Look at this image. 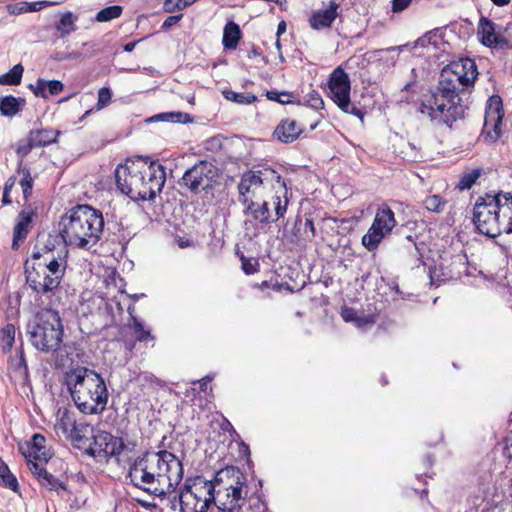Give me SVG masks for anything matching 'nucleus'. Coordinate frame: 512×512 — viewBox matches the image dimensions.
<instances>
[{"label":"nucleus","mask_w":512,"mask_h":512,"mask_svg":"<svg viewBox=\"0 0 512 512\" xmlns=\"http://www.w3.org/2000/svg\"><path fill=\"white\" fill-rule=\"evenodd\" d=\"M478 71L474 60L465 58L444 67L438 85L422 101L419 112L437 124L449 127L465 117V92L473 87Z\"/></svg>","instance_id":"obj_1"},{"label":"nucleus","mask_w":512,"mask_h":512,"mask_svg":"<svg viewBox=\"0 0 512 512\" xmlns=\"http://www.w3.org/2000/svg\"><path fill=\"white\" fill-rule=\"evenodd\" d=\"M126 478L134 487L163 499L175 493L183 478V465L167 450L145 452L130 464Z\"/></svg>","instance_id":"obj_2"},{"label":"nucleus","mask_w":512,"mask_h":512,"mask_svg":"<svg viewBox=\"0 0 512 512\" xmlns=\"http://www.w3.org/2000/svg\"><path fill=\"white\" fill-rule=\"evenodd\" d=\"M117 188L134 201L152 200L166 181L164 167L158 161L138 158L127 160L115 169Z\"/></svg>","instance_id":"obj_3"},{"label":"nucleus","mask_w":512,"mask_h":512,"mask_svg":"<svg viewBox=\"0 0 512 512\" xmlns=\"http://www.w3.org/2000/svg\"><path fill=\"white\" fill-rule=\"evenodd\" d=\"M104 231V217L100 210L87 204L76 205L59 221V235L65 248L71 246L84 250L94 247Z\"/></svg>","instance_id":"obj_4"},{"label":"nucleus","mask_w":512,"mask_h":512,"mask_svg":"<svg viewBox=\"0 0 512 512\" xmlns=\"http://www.w3.org/2000/svg\"><path fill=\"white\" fill-rule=\"evenodd\" d=\"M237 188L239 202L271 195L276 219L283 218L286 214L289 203L288 189L277 171L269 167L247 171L241 176Z\"/></svg>","instance_id":"obj_5"},{"label":"nucleus","mask_w":512,"mask_h":512,"mask_svg":"<svg viewBox=\"0 0 512 512\" xmlns=\"http://www.w3.org/2000/svg\"><path fill=\"white\" fill-rule=\"evenodd\" d=\"M65 383L82 413L98 414L104 411L108 390L100 374L86 367H77L66 373Z\"/></svg>","instance_id":"obj_6"},{"label":"nucleus","mask_w":512,"mask_h":512,"mask_svg":"<svg viewBox=\"0 0 512 512\" xmlns=\"http://www.w3.org/2000/svg\"><path fill=\"white\" fill-rule=\"evenodd\" d=\"M473 223L481 234L491 238L502 232L512 233V194L486 193L478 197L473 209Z\"/></svg>","instance_id":"obj_7"},{"label":"nucleus","mask_w":512,"mask_h":512,"mask_svg":"<svg viewBox=\"0 0 512 512\" xmlns=\"http://www.w3.org/2000/svg\"><path fill=\"white\" fill-rule=\"evenodd\" d=\"M210 482L214 486L212 503L216 505L217 512H243L246 478L238 468L221 469Z\"/></svg>","instance_id":"obj_8"},{"label":"nucleus","mask_w":512,"mask_h":512,"mask_svg":"<svg viewBox=\"0 0 512 512\" xmlns=\"http://www.w3.org/2000/svg\"><path fill=\"white\" fill-rule=\"evenodd\" d=\"M27 334L31 344L44 353H54L60 349L63 341V324L59 313L53 309L38 312L27 325Z\"/></svg>","instance_id":"obj_9"},{"label":"nucleus","mask_w":512,"mask_h":512,"mask_svg":"<svg viewBox=\"0 0 512 512\" xmlns=\"http://www.w3.org/2000/svg\"><path fill=\"white\" fill-rule=\"evenodd\" d=\"M213 489L210 480L202 476L189 478L174 499L178 498L181 512H206L213 500Z\"/></svg>","instance_id":"obj_10"},{"label":"nucleus","mask_w":512,"mask_h":512,"mask_svg":"<svg viewBox=\"0 0 512 512\" xmlns=\"http://www.w3.org/2000/svg\"><path fill=\"white\" fill-rule=\"evenodd\" d=\"M328 89L330 98L338 108L348 114H352L363 120L364 113L361 109L351 104V83L349 75L341 66L333 70L329 76Z\"/></svg>","instance_id":"obj_11"},{"label":"nucleus","mask_w":512,"mask_h":512,"mask_svg":"<svg viewBox=\"0 0 512 512\" xmlns=\"http://www.w3.org/2000/svg\"><path fill=\"white\" fill-rule=\"evenodd\" d=\"M217 176L218 171L215 165L208 161H199L184 172L179 185L191 193L199 194L211 190Z\"/></svg>","instance_id":"obj_12"},{"label":"nucleus","mask_w":512,"mask_h":512,"mask_svg":"<svg viewBox=\"0 0 512 512\" xmlns=\"http://www.w3.org/2000/svg\"><path fill=\"white\" fill-rule=\"evenodd\" d=\"M32 266L30 269L49 273L50 276L63 278L67 266L68 250L65 246L59 248L45 245L41 250L33 251Z\"/></svg>","instance_id":"obj_13"},{"label":"nucleus","mask_w":512,"mask_h":512,"mask_svg":"<svg viewBox=\"0 0 512 512\" xmlns=\"http://www.w3.org/2000/svg\"><path fill=\"white\" fill-rule=\"evenodd\" d=\"M396 224L392 209L386 204L381 205L376 211L372 225L362 237V245L368 251L376 250L382 240L392 232Z\"/></svg>","instance_id":"obj_14"},{"label":"nucleus","mask_w":512,"mask_h":512,"mask_svg":"<svg viewBox=\"0 0 512 512\" xmlns=\"http://www.w3.org/2000/svg\"><path fill=\"white\" fill-rule=\"evenodd\" d=\"M93 443L87 449V453L91 456H119L123 452H132L136 444L134 442L125 441L121 437L113 436L106 431H98L92 435Z\"/></svg>","instance_id":"obj_15"},{"label":"nucleus","mask_w":512,"mask_h":512,"mask_svg":"<svg viewBox=\"0 0 512 512\" xmlns=\"http://www.w3.org/2000/svg\"><path fill=\"white\" fill-rule=\"evenodd\" d=\"M504 116L502 99L497 96H491L486 104L484 125L482 136L490 141L495 142L501 135V124Z\"/></svg>","instance_id":"obj_16"},{"label":"nucleus","mask_w":512,"mask_h":512,"mask_svg":"<svg viewBox=\"0 0 512 512\" xmlns=\"http://www.w3.org/2000/svg\"><path fill=\"white\" fill-rule=\"evenodd\" d=\"M502 30V27L490 19L481 17L478 23L477 35L479 37V41L486 47H509L510 41L503 36Z\"/></svg>","instance_id":"obj_17"},{"label":"nucleus","mask_w":512,"mask_h":512,"mask_svg":"<svg viewBox=\"0 0 512 512\" xmlns=\"http://www.w3.org/2000/svg\"><path fill=\"white\" fill-rule=\"evenodd\" d=\"M26 281L37 294L53 293L60 285L63 278L50 276L49 273L30 269L29 262L25 264Z\"/></svg>","instance_id":"obj_18"},{"label":"nucleus","mask_w":512,"mask_h":512,"mask_svg":"<svg viewBox=\"0 0 512 512\" xmlns=\"http://www.w3.org/2000/svg\"><path fill=\"white\" fill-rule=\"evenodd\" d=\"M339 4L330 1L328 7L312 12L309 17V24L314 30H322L331 27L338 16Z\"/></svg>","instance_id":"obj_19"},{"label":"nucleus","mask_w":512,"mask_h":512,"mask_svg":"<svg viewBox=\"0 0 512 512\" xmlns=\"http://www.w3.org/2000/svg\"><path fill=\"white\" fill-rule=\"evenodd\" d=\"M28 467L31 473L37 478L41 486L51 491H58L59 489L65 490L66 485L56 478L54 475L49 473L41 463L33 462L31 459L28 460Z\"/></svg>","instance_id":"obj_20"},{"label":"nucleus","mask_w":512,"mask_h":512,"mask_svg":"<svg viewBox=\"0 0 512 512\" xmlns=\"http://www.w3.org/2000/svg\"><path fill=\"white\" fill-rule=\"evenodd\" d=\"M35 217L36 213L32 209H24L19 213L13 231V248L18 247V242L26 239Z\"/></svg>","instance_id":"obj_21"},{"label":"nucleus","mask_w":512,"mask_h":512,"mask_svg":"<svg viewBox=\"0 0 512 512\" xmlns=\"http://www.w3.org/2000/svg\"><path fill=\"white\" fill-rule=\"evenodd\" d=\"M303 129L298 126L295 120H282L275 128L273 135L282 143H291L295 141Z\"/></svg>","instance_id":"obj_22"},{"label":"nucleus","mask_w":512,"mask_h":512,"mask_svg":"<svg viewBox=\"0 0 512 512\" xmlns=\"http://www.w3.org/2000/svg\"><path fill=\"white\" fill-rule=\"evenodd\" d=\"M29 88L35 96L46 99L49 95H58L63 90L64 85L58 80L46 81L39 78L35 84H30Z\"/></svg>","instance_id":"obj_23"},{"label":"nucleus","mask_w":512,"mask_h":512,"mask_svg":"<svg viewBox=\"0 0 512 512\" xmlns=\"http://www.w3.org/2000/svg\"><path fill=\"white\" fill-rule=\"evenodd\" d=\"M46 438L41 434H34L32 443L29 447V458H33V462L47 463L51 458L50 451L45 446Z\"/></svg>","instance_id":"obj_24"},{"label":"nucleus","mask_w":512,"mask_h":512,"mask_svg":"<svg viewBox=\"0 0 512 512\" xmlns=\"http://www.w3.org/2000/svg\"><path fill=\"white\" fill-rule=\"evenodd\" d=\"M25 104L26 101L22 97L4 96L0 99V112L4 116L13 117L23 109Z\"/></svg>","instance_id":"obj_25"},{"label":"nucleus","mask_w":512,"mask_h":512,"mask_svg":"<svg viewBox=\"0 0 512 512\" xmlns=\"http://www.w3.org/2000/svg\"><path fill=\"white\" fill-rule=\"evenodd\" d=\"M241 38V30L238 24L233 21H229L223 30L222 43L226 49H236L239 40Z\"/></svg>","instance_id":"obj_26"},{"label":"nucleus","mask_w":512,"mask_h":512,"mask_svg":"<svg viewBox=\"0 0 512 512\" xmlns=\"http://www.w3.org/2000/svg\"><path fill=\"white\" fill-rule=\"evenodd\" d=\"M58 132L52 129H35L29 132V136L33 144L37 147H43L56 142Z\"/></svg>","instance_id":"obj_27"},{"label":"nucleus","mask_w":512,"mask_h":512,"mask_svg":"<svg viewBox=\"0 0 512 512\" xmlns=\"http://www.w3.org/2000/svg\"><path fill=\"white\" fill-rule=\"evenodd\" d=\"M9 365H10V368L15 373H17L21 378L28 377V365H27L26 358L24 355L22 341H21L19 348H17V350H16V354L14 356H10Z\"/></svg>","instance_id":"obj_28"},{"label":"nucleus","mask_w":512,"mask_h":512,"mask_svg":"<svg viewBox=\"0 0 512 512\" xmlns=\"http://www.w3.org/2000/svg\"><path fill=\"white\" fill-rule=\"evenodd\" d=\"M134 308L129 306L128 312L131 316V322L129 323V327L133 329L136 339L140 342L151 341L154 337L151 335V332L148 328L144 326V324L133 315Z\"/></svg>","instance_id":"obj_29"},{"label":"nucleus","mask_w":512,"mask_h":512,"mask_svg":"<svg viewBox=\"0 0 512 512\" xmlns=\"http://www.w3.org/2000/svg\"><path fill=\"white\" fill-rule=\"evenodd\" d=\"M16 340V327L7 323L0 329V348L3 353H9Z\"/></svg>","instance_id":"obj_30"},{"label":"nucleus","mask_w":512,"mask_h":512,"mask_svg":"<svg viewBox=\"0 0 512 512\" xmlns=\"http://www.w3.org/2000/svg\"><path fill=\"white\" fill-rule=\"evenodd\" d=\"M261 201L263 198L250 199L246 202H240L244 209L243 214L251 217L253 220L263 224L264 216H262Z\"/></svg>","instance_id":"obj_31"},{"label":"nucleus","mask_w":512,"mask_h":512,"mask_svg":"<svg viewBox=\"0 0 512 512\" xmlns=\"http://www.w3.org/2000/svg\"><path fill=\"white\" fill-rule=\"evenodd\" d=\"M150 122L164 121V122H172V123H188L191 122V116L188 113L184 112H164L159 113L151 118H149Z\"/></svg>","instance_id":"obj_32"},{"label":"nucleus","mask_w":512,"mask_h":512,"mask_svg":"<svg viewBox=\"0 0 512 512\" xmlns=\"http://www.w3.org/2000/svg\"><path fill=\"white\" fill-rule=\"evenodd\" d=\"M0 485L17 492L19 489L17 478L11 473L8 466L0 458Z\"/></svg>","instance_id":"obj_33"},{"label":"nucleus","mask_w":512,"mask_h":512,"mask_svg":"<svg viewBox=\"0 0 512 512\" xmlns=\"http://www.w3.org/2000/svg\"><path fill=\"white\" fill-rule=\"evenodd\" d=\"M75 21L76 17L71 12H66L62 15L59 22L56 24V29L60 33V37H66L76 30Z\"/></svg>","instance_id":"obj_34"},{"label":"nucleus","mask_w":512,"mask_h":512,"mask_svg":"<svg viewBox=\"0 0 512 512\" xmlns=\"http://www.w3.org/2000/svg\"><path fill=\"white\" fill-rule=\"evenodd\" d=\"M24 68L21 64H16L8 73L0 75L1 85H18L21 82Z\"/></svg>","instance_id":"obj_35"},{"label":"nucleus","mask_w":512,"mask_h":512,"mask_svg":"<svg viewBox=\"0 0 512 512\" xmlns=\"http://www.w3.org/2000/svg\"><path fill=\"white\" fill-rule=\"evenodd\" d=\"M222 94L226 100L238 104H252L257 99V97L254 94L235 92L233 90H223Z\"/></svg>","instance_id":"obj_36"},{"label":"nucleus","mask_w":512,"mask_h":512,"mask_svg":"<svg viewBox=\"0 0 512 512\" xmlns=\"http://www.w3.org/2000/svg\"><path fill=\"white\" fill-rule=\"evenodd\" d=\"M481 174H482L481 168H475V169L465 172L461 176L457 187L460 190L470 189L476 183L477 179L481 176Z\"/></svg>","instance_id":"obj_37"},{"label":"nucleus","mask_w":512,"mask_h":512,"mask_svg":"<svg viewBox=\"0 0 512 512\" xmlns=\"http://www.w3.org/2000/svg\"><path fill=\"white\" fill-rule=\"evenodd\" d=\"M122 11H123L122 6H119V5L109 6V7H106L104 9L100 10L96 14L95 19L98 22L111 21L113 19L120 17L122 14Z\"/></svg>","instance_id":"obj_38"},{"label":"nucleus","mask_w":512,"mask_h":512,"mask_svg":"<svg viewBox=\"0 0 512 512\" xmlns=\"http://www.w3.org/2000/svg\"><path fill=\"white\" fill-rule=\"evenodd\" d=\"M423 205L428 211L440 213L444 210L446 201L439 195H430L425 198Z\"/></svg>","instance_id":"obj_39"},{"label":"nucleus","mask_w":512,"mask_h":512,"mask_svg":"<svg viewBox=\"0 0 512 512\" xmlns=\"http://www.w3.org/2000/svg\"><path fill=\"white\" fill-rule=\"evenodd\" d=\"M22 178L19 181V184L22 188L24 199L27 200L32 193L33 187V179L30 174V170L27 167H23L20 170Z\"/></svg>","instance_id":"obj_40"},{"label":"nucleus","mask_w":512,"mask_h":512,"mask_svg":"<svg viewBox=\"0 0 512 512\" xmlns=\"http://www.w3.org/2000/svg\"><path fill=\"white\" fill-rule=\"evenodd\" d=\"M266 504L258 497L245 498L243 512H265Z\"/></svg>","instance_id":"obj_41"},{"label":"nucleus","mask_w":512,"mask_h":512,"mask_svg":"<svg viewBox=\"0 0 512 512\" xmlns=\"http://www.w3.org/2000/svg\"><path fill=\"white\" fill-rule=\"evenodd\" d=\"M89 431H92V429L88 424L75 422L70 430V436L75 441H81L87 437Z\"/></svg>","instance_id":"obj_42"},{"label":"nucleus","mask_w":512,"mask_h":512,"mask_svg":"<svg viewBox=\"0 0 512 512\" xmlns=\"http://www.w3.org/2000/svg\"><path fill=\"white\" fill-rule=\"evenodd\" d=\"M34 147L37 146L33 144L29 135L26 139L19 141L16 148L18 158L22 161Z\"/></svg>","instance_id":"obj_43"},{"label":"nucleus","mask_w":512,"mask_h":512,"mask_svg":"<svg viewBox=\"0 0 512 512\" xmlns=\"http://www.w3.org/2000/svg\"><path fill=\"white\" fill-rule=\"evenodd\" d=\"M196 0H165L164 9L166 12H174L176 10H182L187 6L193 4Z\"/></svg>","instance_id":"obj_44"},{"label":"nucleus","mask_w":512,"mask_h":512,"mask_svg":"<svg viewBox=\"0 0 512 512\" xmlns=\"http://www.w3.org/2000/svg\"><path fill=\"white\" fill-rule=\"evenodd\" d=\"M75 419L73 417V415L71 413H69L68 411H64L60 416H59V419H58V422H57V426L63 430V432H68L69 430H71V428L73 427V425L75 424Z\"/></svg>","instance_id":"obj_45"},{"label":"nucleus","mask_w":512,"mask_h":512,"mask_svg":"<svg viewBox=\"0 0 512 512\" xmlns=\"http://www.w3.org/2000/svg\"><path fill=\"white\" fill-rule=\"evenodd\" d=\"M112 97V92L107 87H102L98 91L97 109H103L109 105Z\"/></svg>","instance_id":"obj_46"},{"label":"nucleus","mask_w":512,"mask_h":512,"mask_svg":"<svg viewBox=\"0 0 512 512\" xmlns=\"http://www.w3.org/2000/svg\"><path fill=\"white\" fill-rule=\"evenodd\" d=\"M305 102L307 103V106L313 108L314 110H319L324 107V101L320 94L318 92H311L309 93L306 98Z\"/></svg>","instance_id":"obj_47"},{"label":"nucleus","mask_w":512,"mask_h":512,"mask_svg":"<svg viewBox=\"0 0 512 512\" xmlns=\"http://www.w3.org/2000/svg\"><path fill=\"white\" fill-rule=\"evenodd\" d=\"M437 37L436 33L433 32V31H430V32H427L426 34H424L422 37L418 38L416 41H415V44H414V47H427L428 45H433L434 47H436L437 43H436V40L435 38Z\"/></svg>","instance_id":"obj_48"},{"label":"nucleus","mask_w":512,"mask_h":512,"mask_svg":"<svg viewBox=\"0 0 512 512\" xmlns=\"http://www.w3.org/2000/svg\"><path fill=\"white\" fill-rule=\"evenodd\" d=\"M268 198H271L270 196H264L263 201H261V208H262V216H264L263 224H268L270 222H276L278 219L272 218V213L270 211L269 205L270 201Z\"/></svg>","instance_id":"obj_49"},{"label":"nucleus","mask_w":512,"mask_h":512,"mask_svg":"<svg viewBox=\"0 0 512 512\" xmlns=\"http://www.w3.org/2000/svg\"><path fill=\"white\" fill-rule=\"evenodd\" d=\"M242 269L245 274L252 275L258 271L259 263L256 259L242 257Z\"/></svg>","instance_id":"obj_50"},{"label":"nucleus","mask_w":512,"mask_h":512,"mask_svg":"<svg viewBox=\"0 0 512 512\" xmlns=\"http://www.w3.org/2000/svg\"><path fill=\"white\" fill-rule=\"evenodd\" d=\"M375 323V317L373 315L361 314L358 315L356 322L354 323L358 328L364 329L371 327Z\"/></svg>","instance_id":"obj_51"},{"label":"nucleus","mask_w":512,"mask_h":512,"mask_svg":"<svg viewBox=\"0 0 512 512\" xmlns=\"http://www.w3.org/2000/svg\"><path fill=\"white\" fill-rule=\"evenodd\" d=\"M29 9H30V7L28 5V2H24V1L18 2L15 4H11L8 6V11L14 15H19L22 13L29 12Z\"/></svg>","instance_id":"obj_52"},{"label":"nucleus","mask_w":512,"mask_h":512,"mask_svg":"<svg viewBox=\"0 0 512 512\" xmlns=\"http://www.w3.org/2000/svg\"><path fill=\"white\" fill-rule=\"evenodd\" d=\"M15 183H16L15 177H10L6 181L5 186H4L3 196H2V202L4 204H10L12 202L9 194H10L11 189L14 187Z\"/></svg>","instance_id":"obj_53"},{"label":"nucleus","mask_w":512,"mask_h":512,"mask_svg":"<svg viewBox=\"0 0 512 512\" xmlns=\"http://www.w3.org/2000/svg\"><path fill=\"white\" fill-rule=\"evenodd\" d=\"M358 315V312L353 308H344L341 311V317L345 322L355 323Z\"/></svg>","instance_id":"obj_54"},{"label":"nucleus","mask_w":512,"mask_h":512,"mask_svg":"<svg viewBox=\"0 0 512 512\" xmlns=\"http://www.w3.org/2000/svg\"><path fill=\"white\" fill-rule=\"evenodd\" d=\"M412 0H392V11L395 13L402 12L411 3Z\"/></svg>","instance_id":"obj_55"},{"label":"nucleus","mask_w":512,"mask_h":512,"mask_svg":"<svg viewBox=\"0 0 512 512\" xmlns=\"http://www.w3.org/2000/svg\"><path fill=\"white\" fill-rule=\"evenodd\" d=\"M181 18H182V14L169 16L165 19L161 28L163 30H168L172 26L176 25L181 20Z\"/></svg>","instance_id":"obj_56"},{"label":"nucleus","mask_w":512,"mask_h":512,"mask_svg":"<svg viewBox=\"0 0 512 512\" xmlns=\"http://www.w3.org/2000/svg\"><path fill=\"white\" fill-rule=\"evenodd\" d=\"M267 97L268 99L270 100H274V101H278L280 103H287L289 102L288 99H282L281 97H286L288 98L289 95L287 93H281L279 94L277 91H268L267 92Z\"/></svg>","instance_id":"obj_57"},{"label":"nucleus","mask_w":512,"mask_h":512,"mask_svg":"<svg viewBox=\"0 0 512 512\" xmlns=\"http://www.w3.org/2000/svg\"><path fill=\"white\" fill-rule=\"evenodd\" d=\"M504 456L512 463V436H508L504 441Z\"/></svg>","instance_id":"obj_58"},{"label":"nucleus","mask_w":512,"mask_h":512,"mask_svg":"<svg viewBox=\"0 0 512 512\" xmlns=\"http://www.w3.org/2000/svg\"><path fill=\"white\" fill-rule=\"evenodd\" d=\"M176 243L180 248H187L192 245V241L187 238L177 237Z\"/></svg>","instance_id":"obj_59"},{"label":"nucleus","mask_w":512,"mask_h":512,"mask_svg":"<svg viewBox=\"0 0 512 512\" xmlns=\"http://www.w3.org/2000/svg\"><path fill=\"white\" fill-rule=\"evenodd\" d=\"M28 5L30 7L29 12L38 11L39 9H41L45 5V2H41V1H38V2H28Z\"/></svg>","instance_id":"obj_60"},{"label":"nucleus","mask_w":512,"mask_h":512,"mask_svg":"<svg viewBox=\"0 0 512 512\" xmlns=\"http://www.w3.org/2000/svg\"><path fill=\"white\" fill-rule=\"evenodd\" d=\"M212 380L209 376L204 377L201 381H199L200 384V390L203 392H206L209 382Z\"/></svg>","instance_id":"obj_61"},{"label":"nucleus","mask_w":512,"mask_h":512,"mask_svg":"<svg viewBox=\"0 0 512 512\" xmlns=\"http://www.w3.org/2000/svg\"><path fill=\"white\" fill-rule=\"evenodd\" d=\"M305 226L310 230L312 237H314L316 232H315V227H314V223H313L312 219H309V218L306 219Z\"/></svg>","instance_id":"obj_62"},{"label":"nucleus","mask_w":512,"mask_h":512,"mask_svg":"<svg viewBox=\"0 0 512 512\" xmlns=\"http://www.w3.org/2000/svg\"><path fill=\"white\" fill-rule=\"evenodd\" d=\"M136 45H137V41L129 42L124 45V51L132 52Z\"/></svg>","instance_id":"obj_63"},{"label":"nucleus","mask_w":512,"mask_h":512,"mask_svg":"<svg viewBox=\"0 0 512 512\" xmlns=\"http://www.w3.org/2000/svg\"><path fill=\"white\" fill-rule=\"evenodd\" d=\"M286 30V23L284 21H281L279 24H278V27H277V34L280 35L281 33H283L284 31Z\"/></svg>","instance_id":"obj_64"}]
</instances>
